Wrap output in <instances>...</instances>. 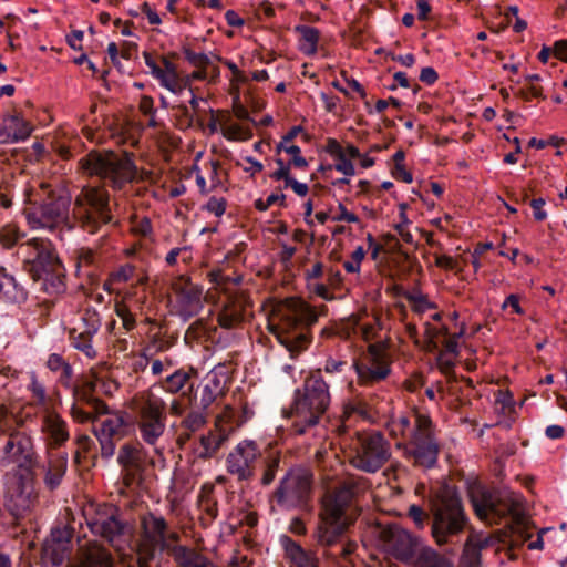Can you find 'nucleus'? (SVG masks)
<instances>
[{"instance_id": "obj_1", "label": "nucleus", "mask_w": 567, "mask_h": 567, "mask_svg": "<svg viewBox=\"0 0 567 567\" xmlns=\"http://www.w3.org/2000/svg\"><path fill=\"white\" fill-rule=\"evenodd\" d=\"M431 535L440 547L452 551L456 545H461L467 528L470 518L457 492L449 486L441 488L430 499Z\"/></svg>"}, {"instance_id": "obj_2", "label": "nucleus", "mask_w": 567, "mask_h": 567, "mask_svg": "<svg viewBox=\"0 0 567 567\" xmlns=\"http://www.w3.org/2000/svg\"><path fill=\"white\" fill-rule=\"evenodd\" d=\"M360 489V478L351 475L328 496L318 528V539L321 545L333 546L341 542L346 530L354 522L352 503Z\"/></svg>"}, {"instance_id": "obj_3", "label": "nucleus", "mask_w": 567, "mask_h": 567, "mask_svg": "<svg viewBox=\"0 0 567 567\" xmlns=\"http://www.w3.org/2000/svg\"><path fill=\"white\" fill-rule=\"evenodd\" d=\"M330 402L328 385L322 379L309 378L303 390L297 389L290 409H286V420L291 421L290 432L303 434L316 425Z\"/></svg>"}, {"instance_id": "obj_4", "label": "nucleus", "mask_w": 567, "mask_h": 567, "mask_svg": "<svg viewBox=\"0 0 567 567\" xmlns=\"http://www.w3.org/2000/svg\"><path fill=\"white\" fill-rule=\"evenodd\" d=\"M80 166L84 173L101 178L115 190L138 179V168L126 152H90L81 158Z\"/></svg>"}, {"instance_id": "obj_5", "label": "nucleus", "mask_w": 567, "mask_h": 567, "mask_svg": "<svg viewBox=\"0 0 567 567\" xmlns=\"http://www.w3.org/2000/svg\"><path fill=\"white\" fill-rule=\"evenodd\" d=\"M135 422L141 440L162 455L158 443L164 436L167 421V403L154 392V388L141 393L134 402Z\"/></svg>"}, {"instance_id": "obj_6", "label": "nucleus", "mask_w": 567, "mask_h": 567, "mask_svg": "<svg viewBox=\"0 0 567 567\" xmlns=\"http://www.w3.org/2000/svg\"><path fill=\"white\" fill-rule=\"evenodd\" d=\"M286 351L296 359L312 342L311 327L318 316L313 308L299 297H286Z\"/></svg>"}, {"instance_id": "obj_7", "label": "nucleus", "mask_w": 567, "mask_h": 567, "mask_svg": "<svg viewBox=\"0 0 567 567\" xmlns=\"http://www.w3.org/2000/svg\"><path fill=\"white\" fill-rule=\"evenodd\" d=\"M71 196L66 193H51L41 202L32 203L24 208L29 227L33 230H54L70 226Z\"/></svg>"}, {"instance_id": "obj_8", "label": "nucleus", "mask_w": 567, "mask_h": 567, "mask_svg": "<svg viewBox=\"0 0 567 567\" xmlns=\"http://www.w3.org/2000/svg\"><path fill=\"white\" fill-rule=\"evenodd\" d=\"M90 530L104 538L114 548L121 549L128 539L130 525L122 511L112 504H90L84 509Z\"/></svg>"}, {"instance_id": "obj_9", "label": "nucleus", "mask_w": 567, "mask_h": 567, "mask_svg": "<svg viewBox=\"0 0 567 567\" xmlns=\"http://www.w3.org/2000/svg\"><path fill=\"white\" fill-rule=\"evenodd\" d=\"M467 494L475 514L481 519L515 515L519 506L512 494L489 489L480 482L470 483Z\"/></svg>"}, {"instance_id": "obj_10", "label": "nucleus", "mask_w": 567, "mask_h": 567, "mask_svg": "<svg viewBox=\"0 0 567 567\" xmlns=\"http://www.w3.org/2000/svg\"><path fill=\"white\" fill-rule=\"evenodd\" d=\"M73 215L84 229L95 233L112 220L109 193L103 188L84 187L75 198Z\"/></svg>"}, {"instance_id": "obj_11", "label": "nucleus", "mask_w": 567, "mask_h": 567, "mask_svg": "<svg viewBox=\"0 0 567 567\" xmlns=\"http://www.w3.org/2000/svg\"><path fill=\"white\" fill-rule=\"evenodd\" d=\"M4 499L8 511L16 517L30 512L38 502L34 472H8L4 476Z\"/></svg>"}, {"instance_id": "obj_12", "label": "nucleus", "mask_w": 567, "mask_h": 567, "mask_svg": "<svg viewBox=\"0 0 567 567\" xmlns=\"http://www.w3.org/2000/svg\"><path fill=\"white\" fill-rule=\"evenodd\" d=\"M419 430L406 442L398 443L404 450L406 458L412 460L416 466L432 468L437 463L440 445L436 442L431 419H420Z\"/></svg>"}, {"instance_id": "obj_13", "label": "nucleus", "mask_w": 567, "mask_h": 567, "mask_svg": "<svg viewBox=\"0 0 567 567\" xmlns=\"http://www.w3.org/2000/svg\"><path fill=\"white\" fill-rule=\"evenodd\" d=\"M390 444L380 432L360 435L350 463L365 473L378 472L390 458Z\"/></svg>"}, {"instance_id": "obj_14", "label": "nucleus", "mask_w": 567, "mask_h": 567, "mask_svg": "<svg viewBox=\"0 0 567 567\" xmlns=\"http://www.w3.org/2000/svg\"><path fill=\"white\" fill-rule=\"evenodd\" d=\"M3 441L0 447V466L16 465L12 471L33 472L37 465V453L31 437L11 433L0 436Z\"/></svg>"}, {"instance_id": "obj_15", "label": "nucleus", "mask_w": 567, "mask_h": 567, "mask_svg": "<svg viewBox=\"0 0 567 567\" xmlns=\"http://www.w3.org/2000/svg\"><path fill=\"white\" fill-rule=\"evenodd\" d=\"M18 255L32 278L60 261L52 243L41 238H33L21 244Z\"/></svg>"}, {"instance_id": "obj_16", "label": "nucleus", "mask_w": 567, "mask_h": 567, "mask_svg": "<svg viewBox=\"0 0 567 567\" xmlns=\"http://www.w3.org/2000/svg\"><path fill=\"white\" fill-rule=\"evenodd\" d=\"M383 548L401 561H411L420 548V539L396 524L383 527L380 532Z\"/></svg>"}, {"instance_id": "obj_17", "label": "nucleus", "mask_w": 567, "mask_h": 567, "mask_svg": "<svg viewBox=\"0 0 567 567\" xmlns=\"http://www.w3.org/2000/svg\"><path fill=\"white\" fill-rule=\"evenodd\" d=\"M260 451L251 440L239 442L226 458L227 472L238 481H248L254 476V468Z\"/></svg>"}, {"instance_id": "obj_18", "label": "nucleus", "mask_w": 567, "mask_h": 567, "mask_svg": "<svg viewBox=\"0 0 567 567\" xmlns=\"http://www.w3.org/2000/svg\"><path fill=\"white\" fill-rule=\"evenodd\" d=\"M175 296L171 302V313L184 322L197 316L204 306L203 287L186 282L184 286H175Z\"/></svg>"}, {"instance_id": "obj_19", "label": "nucleus", "mask_w": 567, "mask_h": 567, "mask_svg": "<svg viewBox=\"0 0 567 567\" xmlns=\"http://www.w3.org/2000/svg\"><path fill=\"white\" fill-rule=\"evenodd\" d=\"M141 528L143 543L151 551V556H153L156 550L165 551L169 555L171 548L177 546L166 539L168 524L161 515L152 512L146 513L141 517Z\"/></svg>"}, {"instance_id": "obj_20", "label": "nucleus", "mask_w": 567, "mask_h": 567, "mask_svg": "<svg viewBox=\"0 0 567 567\" xmlns=\"http://www.w3.org/2000/svg\"><path fill=\"white\" fill-rule=\"evenodd\" d=\"M312 474L306 467H295L286 473V507H308Z\"/></svg>"}, {"instance_id": "obj_21", "label": "nucleus", "mask_w": 567, "mask_h": 567, "mask_svg": "<svg viewBox=\"0 0 567 567\" xmlns=\"http://www.w3.org/2000/svg\"><path fill=\"white\" fill-rule=\"evenodd\" d=\"M71 532L65 527L51 530L50 537L43 543L41 567H63L70 550Z\"/></svg>"}, {"instance_id": "obj_22", "label": "nucleus", "mask_w": 567, "mask_h": 567, "mask_svg": "<svg viewBox=\"0 0 567 567\" xmlns=\"http://www.w3.org/2000/svg\"><path fill=\"white\" fill-rule=\"evenodd\" d=\"M228 371L225 364L215 365L202 381L199 404L207 410L213 403L223 398L228 390Z\"/></svg>"}, {"instance_id": "obj_23", "label": "nucleus", "mask_w": 567, "mask_h": 567, "mask_svg": "<svg viewBox=\"0 0 567 567\" xmlns=\"http://www.w3.org/2000/svg\"><path fill=\"white\" fill-rule=\"evenodd\" d=\"M69 455L64 451L47 449L45 460L39 465L44 487L53 492L60 487L68 471Z\"/></svg>"}, {"instance_id": "obj_24", "label": "nucleus", "mask_w": 567, "mask_h": 567, "mask_svg": "<svg viewBox=\"0 0 567 567\" xmlns=\"http://www.w3.org/2000/svg\"><path fill=\"white\" fill-rule=\"evenodd\" d=\"M41 429L47 435L48 449L59 450L70 439L69 426L65 420L54 410H47L41 414Z\"/></svg>"}, {"instance_id": "obj_25", "label": "nucleus", "mask_w": 567, "mask_h": 567, "mask_svg": "<svg viewBox=\"0 0 567 567\" xmlns=\"http://www.w3.org/2000/svg\"><path fill=\"white\" fill-rule=\"evenodd\" d=\"M32 131V124L20 113L7 114L0 122V144L23 142L31 135Z\"/></svg>"}, {"instance_id": "obj_26", "label": "nucleus", "mask_w": 567, "mask_h": 567, "mask_svg": "<svg viewBox=\"0 0 567 567\" xmlns=\"http://www.w3.org/2000/svg\"><path fill=\"white\" fill-rule=\"evenodd\" d=\"M28 299V291L16 277L0 267V303L20 306Z\"/></svg>"}, {"instance_id": "obj_27", "label": "nucleus", "mask_w": 567, "mask_h": 567, "mask_svg": "<svg viewBox=\"0 0 567 567\" xmlns=\"http://www.w3.org/2000/svg\"><path fill=\"white\" fill-rule=\"evenodd\" d=\"M133 291H126L122 300L115 303V313L122 320L123 328L132 331L136 327V316L142 313L145 303V297L134 299Z\"/></svg>"}, {"instance_id": "obj_28", "label": "nucleus", "mask_w": 567, "mask_h": 567, "mask_svg": "<svg viewBox=\"0 0 567 567\" xmlns=\"http://www.w3.org/2000/svg\"><path fill=\"white\" fill-rule=\"evenodd\" d=\"M169 556L177 567H217L207 556L184 545L172 547Z\"/></svg>"}, {"instance_id": "obj_29", "label": "nucleus", "mask_w": 567, "mask_h": 567, "mask_svg": "<svg viewBox=\"0 0 567 567\" xmlns=\"http://www.w3.org/2000/svg\"><path fill=\"white\" fill-rule=\"evenodd\" d=\"M65 269L61 261L50 267L33 279L40 282L41 288L48 295H61L65 291Z\"/></svg>"}, {"instance_id": "obj_30", "label": "nucleus", "mask_w": 567, "mask_h": 567, "mask_svg": "<svg viewBox=\"0 0 567 567\" xmlns=\"http://www.w3.org/2000/svg\"><path fill=\"white\" fill-rule=\"evenodd\" d=\"M351 367L355 369L358 378L362 382L381 381L390 373L389 365L378 360H373L371 363L353 362Z\"/></svg>"}, {"instance_id": "obj_31", "label": "nucleus", "mask_w": 567, "mask_h": 567, "mask_svg": "<svg viewBox=\"0 0 567 567\" xmlns=\"http://www.w3.org/2000/svg\"><path fill=\"white\" fill-rule=\"evenodd\" d=\"M127 416L124 412L111 413L101 422V426L95 432L117 440L123 439L127 433Z\"/></svg>"}, {"instance_id": "obj_32", "label": "nucleus", "mask_w": 567, "mask_h": 567, "mask_svg": "<svg viewBox=\"0 0 567 567\" xmlns=\"http://www.w3.org/2000/svg\"><path fill=\"white\" fill-rule=\"evenodd\" d=\"M47 368L58 374L56 381L64 388L72 385L73 368L59 353H51L48 357Z\"/></svg>"}, {"instance_id": "obj_33", "label": "nucleus", "mask_w": 567, "mask_h": 567, "mask_svg": "<svg viewBox=\"0 0 567 567\" xmlns=\"http://www.w3.org/2000/svg\"><path fill=\"white\" fill-rule=\"evenodd\" d=\"M267 329L276 338L279 344H284V313L281 302H271L267 308Z\"/></svg>"}, {"instance_id": "obj_34", "label": "nucleus", "mask_w": 567, "mask_h": 567, "mask_svg": "<svg viewBox=\"0 0 567 567\" xmlns=\"http://www.w3.org/2000/svg\"><path fill=\"white\" fill-rule=\"evenodd\" d=\"M286 558L289 559L290 567H317L313 557L288 536H286Z\"/></svg>"}, {"instance_id": "obj_35", "label": "nucleus", "mask_w": 567, "mask_h": 567, "mask_svg": "<svg viewBox=\"0 0 567 567\" xmlns=\"http://www.w3.org/2000/svg\"><path fill=\"white\" fill-rule=\"evenodd\" d=\"M246 317V309L237 302H231L226 305L218 313V322L225 329H233L240 324Z\"/></svg>"}, {"instance_id": "obj_36", "label": "nucleus", "mask_w": 567, "mask_h": 567, "mask_svg": "<svg viewBox=\"0 0 567 567\" xmlns=\"http://www.w3.org/2000/svg\"><path fill=\"white\" fill-rule=\"evenodd\" d=\"M293 32L297 34L299 49L311 55L316 53L319 41V31L316 28L299 24L293 28Z\"/></svg>"}, {"instance_id": "obj_37", "label": "nucleus", "mask_w": 567, "mask_h": 567, "mask_svg": "<svg viewBox=\"0 0 567 567\" xmlns=\"http://www.w3.org/2000/svg\"><path fill=\"white\" fill-rule=\"evenodd\" d=\"M281 449L277 441H270L268 443V451L266 455V468L262 475V484L269 485L275 480L277 470L280 464Z\"/></svg>"}, {"instance_id": "obj_38", "label": "nucleus", "mask_w": 567, "mask_h": 567, "mask_svg": "<svg viewBox=\"0 0 567 567\" xmlns=\"http://www.w3.org/2000/svg\"><path fill=\"white\" fill-rule=\"evenodd\" d=\"M420 419L430 417L423 414H415L413 423L408 416L399 417L398 421H393L391 424V434L393 436L400 435L402 439H404V442L409 441L410 439H412V435L415 433V430H419Z\"/></svg>"}, {"instance_id": "obj_39", "label": "nucleus", "mask_w": 567, "mask_h": 567, "mask_svg": "<svg viewBox=\"0 0 567 567\" xmlns=\"http://www.w3.org/2000/svg\"><path fill=\"white\" fill-rule=\"evenodd\" d=\"M415 563L417 567H450V563L430 546L419 548Z\"/></svg>"}, {"instance_id": "obj_40", "label": "nucleus", "mask_w": 567, "mask_h": 567, "mask_svg": "<svg viewBox=\"0 0 567 567\" xmlns=\"http://www.w3.org/2000/svg\"><path fill=\"white\" fill-rule=\"evenodd\" d=\"M27 389L31 393L33 404L41 410V414L47 410H51L49 406V396L47 394L45 386L38 380L34 372L30 375V383Z\"/></svg>"}, {"instance_id": "obj_41", "label": "nucleus", "mask_w": 567, "mask_h": 567, "mask_svg": "<svg viewBox=\"0 0 567 567\" xmlns=\"http://www.w3.org/2000/svg\"><path fill=\"white\" fill-rule=\"evenodd\" d=\"M189 379L190 371L177 369L163 380L161 388L167 393L176 394L186 385Z\"/></svg>"}, {"instance_id": "obj_42", "label": "nucleus", "mask_w": 567, "mask_h": 567, "mask_svg": "<svg viewBox=\"0 0 567 567\" xmlns=\"http://www.w3.org/2000/svg\"><path fill=\"white\" fill-rule=\"evenodd\" d=\"M143 457L142 447L133 444H124L117 454V462L125 468L137 467Z\"/></svg>"}, {"instance_id": "obj_43", "label": "nucleus", "mask_w": 567, "mask_h": 567, "mask_svg": "<svg viewBox=\"0 0 567 567\" xmlns=\"http://www.w3.org/2000/svg\"><path fill=\"white\" fill-rule=\"evenodd\" d=\"M94 334H87L83 331L78 332L73 329L70 332V342L76 350L83 352L89 359H93L96 355V351L92 344V337Z\"/></svg>"}, {"instance_id": "obj_44", "label": "nucleus", "mask_w": 567, "mask_h": 567, "mask_svg": "<svg viewBox=\"0 0 567 567\" xmlns=\"http://www.w3.org/2000/svg\"><path fill=\"white\" fill-rule=\"evenodd\" d=\"M457 547H462V560L468 567H477L481 563V550L480 546L475 545L473 537L463 538L461 545H456Z\"/></svg>"}, {"instance_id": "obj_45", "label": "nucleus", "mask_w": 567, "mask_h": 567, "mask_svg": "<svg viewBox=\"0 0 567 567\" xmlns=\"http://www.w3.org/2000/svg\"><path fill=\"white\" fill-rule=\"evenodd\" d=\"M83 567H114V563L109 550L96 548L86 555Z\"/></svg>"}, {"instance_id": "obj_46", "label": "nucleus", "mask_w": 567, "mask_h": 567, "mask_svg": "<svg viewBox=\"0 0 567 567\" xmlns=\"http://www.w3.org/2000/svg\"><path fill=\"white\" fill-rule=\"evenodd\" d=\"M206 410H192L181 421L179 429L196 433L206 424Z\"/></svg>"}, {"instance_id": "obj_47", "label": "nucleus", "mask_w": 567, "mask_h": 567, "mask_svg": "<svg viewBox=\"0 0 567 567\" xmlns=\"http://www.w3.org/2000/svg\"><path fill=\"white\" fill-rule=\"evenodd\" d=\"M403 297L411 303L412 310L417 313H424L429 309L436 308V305L431 302L420 290L405 291Z\"/></svg>"}, {"instance_id": "obj_48", "label": "nucleus", "mask_w": 567, "mask_h": 567, "mask_svg": "<svg viewBox=\"0 0 567 567\" xmlns=\"http://www.w3.org/2000/svg\"><path fill=\"white\" fill-rule=\"evenodd\" d=\"M81 320L84 326L82 331L87 334H95L101 327L100 313L94 308H86L82 315Z\"/></svg>"}, {"instance_id": "obj_49", "label": "nucleus", "mask_w": 567, "mask_h": 567, "mask_svg": "<svg viewBox=\"0 0 567 567\" xmlns=\"http://www.w3.org/2000/svg\"><path fill=\"white\" fill-rule=\"evenodd\" d=\"M408 516L414 523L417 529H424L426 526L431 528V512L427 513L420 505H411L408 509Z\"/></svg>"}, {"instance_id": "obj_50", "label": "nucleus", "mask_w": 567, "mask_h": 567, "mask_svg": "<svg viewBox=\"0 0 567 567\" xmlns=\"http://www.w3.org/2000/svg\"><path fill=\"white\" fill-rule=\"evenodd\" d=\"M226 440V436L218 432H208L207 434L200 435L198 442L206 447V451L210 452L213 456L221 447Z\"/></svg>"}, {"instance_id": "obj_51", "label": "nucleus", "mask_w": 567, "mask_h": 567, "mask_svg": "<svg viewBox=\"0 0 567 567\" xmlns=\"http://www.w3.org/2000/svg\"><path fill=\"white\" fill-rule=\"evenodd\" d=\"M23 233L19 230V228L14 225H6L0 229V244L4 248L13 247L19 239H21Z\"/></svg>"}, {"instance_id": "obj_52", "label": "nucleus", "mask_w": 567, "mask_h": 567, "mask_svg": "<svg viewBox=\"0 0 567 567\" xmlns=\"http://www.w3.org/2000/svg\"><path fill=\"white\" fill-rule=\"evenodd\" d=\"M183 54L184 58L188 61L189 64L193 66L205 69L207 65L210 64V59L207 54L203 52H195L188 47H183Z\"/></svg>"}, {"instance_id": "obj_53", "label": "nucleus", "mask_w": 567, "mask_h": 567, "mask_svg": "<svg viewBox=\"0 0 567 567\" xmlns=\"http://www.w3.org/2000/svg\"><path fill=\"white\" fill-rule=\"evenodd\" d=\"M136 271V267L132 264H124L111 271L112 280L120 284H126L133 279Z\"/></svg>"}, {"instance_id": "obj_54", "label": "nucleus", "mask_w": 567, "mask_h": 567, "mask_svg": "<svg viewBox=\"0 0 567 567\" xmlns=\"http://www.w3.org/2000/svg\"><path fill=\"white\" fill-rule=\"evenodd\" d=\"M95 436L101 446V456L105 460L111 458L116 449L115 437H110L104 434L95 432Z\"/></svg>"}, {"instance_id": "obj_55", "label": "nucleus", "mask_w": 567, "mask_h": 567, "mask_svg": "<svg viewBox=\"0 0 567 567\" xmlns=\"http://www.w3.org/2000/svg\"><path fill=\"white\" fill-rule=\"evenodd\" d=\"M226 207L227 200L224 197L212 196L203 206V209L216 217H221L226 212Z\"/></svg>"}, {"instance_id": "obj_56", "label": "nucleus", "mask_w": 567, "mask_h": 567, "mask_svg": "<svg viewBox=\"0 0 567 567\" xmlns=\"http://www.w3.org/2000/svg\"><path fill=\"white\" fill-rule=\"evenodd\" d=\"M132 229L136 235L147 237L153 233L152 221L148 217L135 218L132 221Z\"/></svg>"}, {"instance_id": "obj_57", "label": "nucleus", "mask_w": 567, "mask_h": 567, "mask_svg": "<svg viewBox=\"0 0 567 567\" xmlns=\"http://www.w3.org/2000/svg\"><path fill=\"white\" fill-rule=\"evenodd\" d=\"M277 203L279 206H284V194H270L266 199L259 198L255 202V207L260 212H266Z\"/></svg>"}, {"instance_id": "obj_58", "label": "nucleus", "mask_w": 567, "mask_h": 567, "mask_svg": "<svg viewBox=\"0 0 567 567\" xmlns=\"http://www.w3.org/2000/svg\"><path fill=\"white\" fill-rule=\"evenodd\" d=\"M225 136L228 140H248L251 136V132L249 128H246L241 125L234 124L228 127Z\"/></svg>"}, {"instance_id": "obj_59", "label": "nucleus", "mask_w": 567, "mask_h": 567, "mask_svg": "<svg viewBox=\"0 0 567 567\" xmlns=\"http://www.w3.org/2000/svg\"><path fill=\"white\" fill-rule=\"evenodd\" d=\"M291 187L293 192L299 196H306L309 188L308 185L305 183H300L296 181L295 178L289 176V168L286 166V188Z\"/></svg>"}, {"instance_id": "obj_60", "label": "nucleus", "mask_w": 567, "mask_h": 567, "mask_svg": "<svg viewBox=\"0 0 567 567\" xmlns=\"http://www.w3.org/2000/svg\"><path fill=\"white\" fill-rule=\"evenodd\" d=\"M338 163H336L334 168L338 172H341L346 176L354 175V166L352 162L347 157V155H342V157L336 158Z\"/></svg>"}, {"instance_id": "obj_61", "label": "nucleus", "mask_w": 567, "mask_h": 567, "mask_svg": "<svg viewBox=\"0 0 567 567\" xmlns=\"http://www.w3.org/2000/svg\"><path fill=\"white\" fill-rule=\"evenodd\" d=\"M544 205V198L539 197L530 200V207L533 208L534 218L538 221L545 220L547 218V213L543 209Z\"/></svg>"}, {"instance_id": "obj_62", "label": "nucleus", "mask_w": 567, "mask_h": 567, "mask_svg": "<svg viewBox=\"0 0 567 567\" xmlns=\"http://www.w3.org/2000/svg\"><path fill=\"white\" fill-rule=\"evenodd\" d=\"M178 75L165 73L162 70L154 76V79L159 82L161 86L165 87L166 90H173Z\"/></svg>"}, {"instance_id": "obj_63", "label": "nucleus", "mask_w": 567, "mask_h": 567, "mask_svg": "<svg viewBox=\"0 0 567 567\" xmlns=\"http://www.w3.org/2000/svg\"><path fill=\"white\" fill-rule=\"evenodd\" d=\"M439 79L437 72L432 66H425L421 70L420 81L426 85H433Z\"/></svg>"}, {"instance_id": "obj_64", "label": "nucleus", "mask_w": 567, "mask_h": 567, "mask_svg": "<svg viewBox=\"0 0 567 567\" xmlns=\"http://www.w3.org/2000/svg\"><path fill=\"white\" fill-rule=\"evenodd\" d=\"M554 55L564 61L567 62V40H558L554 43Z\"/></svg>"}]
</instances>
